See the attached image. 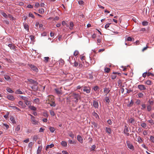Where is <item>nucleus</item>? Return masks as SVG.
Listing matches in <instances>:
<instances>
[{"label": "nucleus", "instance_id": "nucleus-48", "mask_svg": "<svg viewBox=\"0 0 154 154\" xmlns=\"http://www.w3.org/2000/svg\"><path fill=\"white\" fill-rule=\"evenodd\" d=\"M28 81L32 83H34L35 82V81L32 79H28Z\"/></svg>", "mask_w": 154, "mask_h": 154}, {"label": "nucleus", "instance_id": "nucleus-20", "mask_svg": "<svg viewBox=\"0 0 154 154\" xmlns=\"http://www.w3.org/2000/svg\"><path fill=\"white\" fill-rule=\"evenodd\" d=\"M25 103L27 106H30L31 104V101H28V100H27L24 102Z\"/></svg>", "mask_w": 154, "mask_h": 154}, {"label": "nucleus", "instance_id": "nucleus-30", "mask_svg": "<svg viewBox=\"0 0 154 154\" xmlns=\"http://www.w3.org/2000/svg\"><path fill=\"white\" fill-rule=\"evenodd\" d=\"M16 93L17 94H23V92L20 89H18V90H17L16 91Z\"/></svg>", "mask_w": 154, "mask_h": 154}, {"label": "nucleus", "instance_id": "nucleus-23", "mask_svg": "<svg viewBox=\"0 0 154 154\" xmlns=\"http://www.w3.org/2000/svg\"><path fill=\"white\" fill-rule=\"evenodd\" d=\"M49 58L48 57H44V61L45 63H47L48 62Z\"/></svg>", "mask_w": 154, "mask_h": 154}, {"label": "nucleus", "instance_id": "nucleus-47", "mask_svg": "<svg viewBox=\"0 0 154 154\" xmlns=\"http://www.w3.org/2000/svg\"><path fill=\"white\" fill-rule=\"evenodd\" d=\"M105 100L106 102L107 103H109V102H110V100H109V97H106L105 98Z\"/></svg>", "mask_w": 154, "mask_h": 154}, {"label": "nucleus", "instance_id": "nucleus-54", "mask_svg": "<svg viewBox=\"0 0 154 154\" xmlns=\"http://www.w3.org/2000/svg\"><path fill=\"white\" fill-rule=\"evenodd\" d=\"M3 125H4L6 128V129H7L9 128V125L6 124H3Z\"/></svg>", "mask_w": 154, "mask_h": 154}, {"label": "nucleus", "instance_id": "nucleus-55", "mask_svg": "<svg viewBox=\"0 0 154 154\" xmlns=\"http://www.w3.org/2000/svg\"><path fill=\"white\" fill-rule=\"evenodd\" d=\"M110 70V69L108 68H105L104 69V70L105 72H109V71Z\"/></svg>", "mask_w": 154, "mask_h": 154}, {"label": "nucleus", "instance_id": "nucleus-59", "mask_svg": "<svg viewBox=\"0 0 154 154\" xmlns=\"http://www.w3.org/2000/svg\"><path fill=\"white\" fill-rule=\"evenodd\" d=\"M143 134L144 135H146L148 134V132L146 130L144 131L143 132Z\"/></svg>", "mask_w": 154, "mask_h": 154}, {"label": "nucleus", "instance_id": "nucleus-60", "mask_svg": "<svg viewBox=\"0 0 154 154\" xmlns=\"http://www.w3.org/2000/svg\"><path fill=\"white\" fill-rule=\"evenodd\" d=\"M69 136L72 138H74V134H72V133H70L69 134Z\"/></svg>", "mask_w": 154, "mask_h": 154}, {"label": "nucleus", "instance_id": "nucleus-64", "mask_svg": "<svg viewBox=\"0 0 154 154\" xmlns=\"http://www.w3.org/2000/svg\"><path fill=\"white\" fill-rule=\"evenodd\" d=\"M40 6V4L38 3H36L35 5V7L36 8H38Z\"/></svg>", "mask_w": 154, "mask_h": 154}, {"label": "nucleus", "instance_id": "nucleus-7", "mask_svg": "<svg viewBox=\"0 0 154 154\" xmlns=\"http://www.w3.org/2000/svg\"><path fill=\"white\" fill-rule=\"evenodd\" d=\"M138 88L140 90H144L146 89V88L144 85H138Z\"/></svg>", "mask_w": 154, "mask_h": 154}, {"label": "nucleus", "instance_id": "nucleus-41", "mask_svg": "<svg viewBox=\"0 0 154 154\" xmlns=\"http://www.w3.org/2000/svg\"><path fill=\"white\" fill-rule=\"evenodd\" d=\"M73 64H74L73 66L75 67H77L78 65V63L74 61H73Z\"/></svg>", "mask_w": 154, "mask_h": 154}, {"label": "nucleus", "instance_id": "nucleus-15", "mask_svg": "<svg viewBox=\"0 0 154 154\" xmlns=\"http://www.w3.org/2000/svg\"><path fill=\"white\" fill-rule=\"evenodd\" d=\"M8 46L11 49L14 50L15 49V46L13 44H9L8 45Z\"/></svg>", "mask_w": 154, "mask_h": 154}, {"label": "nucleus", "instance_id": "nucleus-14", "mask_svg": "<svg viewBox=\"0 0 154 154\" xmlns=\"http://www.w3.org/2000/svg\"><path fill=\"white\" fill-rule=\"evenodd\" d=\"M106 131L109 134H111L112 133L111 130L110 128H106Z\"/></svg>", "mask_w": 154, "mask_h": 154}, {"label": "nucleus", "instance_id": "nucleus-25", "mask_svg": "<svg viewBox=\"0 0 154 154\" xmlns=\"http://www.w3.org/2000/svg\"><path fill=\"white\" fill-rule=\"evenodd\" d=\"M138 98H142L143 97V94L141 93H139L137 94Z\"/></svg>", "mask_w": 154, "mask_h": 154}, {"label": "nucleus", "instance_id": "nucleus-8", "mask_svg": "<svg viewBox=\"0 0 154 154\" xmlns=\"http://www.w3.org/2000/svg\"><path fill=\"white\" fill-rule=\"evenodd\" d=\"M77 140L81 143H82L83 142L82 137L80 135H78L77 137Z\"/></svg>", "mask_w": 154, "mask_h": 154}, {"label": "nucleus", "instance_id": "nucleus-33", "mask_svg": "<svg viewBox=\"0 0 154 154\" xmlns=\"http://www.w3.org/2000/svg\"><path fill=\"white\" fill-rule=\"evenodd\" d=\"M62 145L63 146H67V143L64 141H62L61 142Z\"/></svg>", "mask_w": 154, "mask_h": 154}, {"label": "nucleus", "instance_id": "nucleus-49", "mask_svg": "<svg viewBox=\"0 0 154 154\" xmlns=\"http://www.w3.org/2000/svg\"><path fill=\"white\" fill-rule=\"evenodd\" d=\"M4 78H5V79L7 80H8L10 78V77L7 75H5Z\"/></svg>", "mask_w": 154, "mask_h": 154}, {"label": "nucleus", "instance_id": "nucleus-44", "mask_svg": "<svg viewBox=\"0 0 154 154\" xmlns=\"http://www.w3.org/2000/svg\"><path fill=\"white\" fill-rule=\"evenodd\" d=\"M147 109L148 111H150L151 109V106L149 105L147 106Z\"/></svg>", "mask_w": 154, "mask_h": 154}, {"label": "nucleus", "instance_id": "nucleus-58", "mask_svg": "<svg viewBox=\"0 0 154 154\" xmlns=\"http://www.w3.org/2000/svg\"><path fill=\"white\" fill-rule=\"evenodd\" d=\"M116 77V75L115 74H113L112 75V79H115Z\"/></svg>", "mask_w": 154, "mask_h": 154}, {"label": "nucleus", "instance_id": "nucleus-17", "mask_svg": "<svg viewBox=\"0 0 154 154\" xmlns=\"http://www.w3.org/2000/svg\"><path fill=\"white\" fill-rule=\"evenodd\" d=\"M19 97H20L21 98L22 100H23L24 101H26L27 100H28L29 99L27 97H24L20 95L19 96Z\"/></svg>", "mask_w": 154, "mask_h": 154}, {"label": "nucleus", "instance_id": "nucleus-56", "mask_svg": "<svg viewBox=\"0 0 154 154\" xmlns=\"http://www.w3.org/2000/svg\"><path fill=\"white\" fill-rule=\"evenodd\" d=\"M110 24H111V23H108L106 24L105 26V28L106 29H107L109 27V25Z\"/></svg>", "mask_w": 154, "mask_h": 154}, {"label": "nucleus", "instance_id": "nucleus-9", "mask_svg": "<svg viewBox=\"0 0 154 154\" xmlns=\"http://www.w3.org/2000/svg\"><path fill=\"white\" fill-rule=\"evenodd\" d=\"M30 68L32 70L35 71L36 72H38V69L37 68L36 66L33 65H31L30 66Z\"/></svg>", "mask_w": 154, "mask_h": 154}, {"label": "nucleus", "instance_id": "nucleus-46", "mask_svg": "<svg viewBox=\"0 0 154 154\" xmlns=\"http://www.w3.org/2000/svg\"><path fill=\"white\" fill-rule=\"evenodd\" d=\"M91 63L93 64H94L95 63V60L94 58H92L91 59Z\"/></svg>", "mask_w": 154, "mask_h": 154}, {"label": "nucleus", "instance_id": "nucleus-29", "mask_svg": "<svg viewBox=\"0 0 154 154\" xmlns=\"http://www.w3.org/2000/svg\"><path fill=\"white\" fill-rule=\"evenodd\" d=\"M18 104L19 105H20L22 107L24 108L25 107L23 102L22 101H20L18 102Z\"/></svg>", "mask_w": 154, "mask_h": 154}, {"label": "nucleus", "instance_id": "nucleus-34", "mask_svg": "<svg viewBox=\"0 0 154 154\" xmlns=\"http://www.w3.org/2000/svg\"><path fill=\"white\" fill-rule=\"evenodd\" d=\"M145 83L148 85H150L151 84V82L149 80H148L146 81Z\"/></svg>", "mask_w": 154, "mask_h": 154}, {"label": "nucleus", "instance_id": "nucleus-4", "mask_svg": "<svg viewBox=\"0 0 154 154\" xmlns=\"http://www.w3.org/2000/svg\"><path fill=\"white\" fill-rule=\"evenodd\" d=\"M126 143L128 148L132 150H134V147L130 141H127Z\"/></svg>", "mask_w": 154, "mask_h": 154}, {"label": "nucleus", "instance_id": "nucleus-26", "mask_svg": "<svg viewBox=\"0 0 154 154\" xmlns=\"http://www.w3.org/2000/svg\"><path fill=\"white\" fill-rule=\"evenodd\" d=\"M54 146V145L53 144H51L50 145H48L46 147V149H47L52 148Z\"/></svg>", "mask_w": 154, "mask_h": 154}, {"label": "nucleus", "instance_id": "nucleus-51", "mask_svg": "<svg viewBox=\"0 0 154 154\" xmlns=\"http://www.w3.org/2000/svg\"><path fill=\"white\" fill-rule=\"evenodd\" d=\"M79 52L78 51L76 50L75 51L74 53V55L75 56H77L79 54Z\"/></svg>", "mask_w": 154, "mask_h": 154}, {"label": "nucleus", "instance_id": "nucleus-5", "mask_svg": "<svg viewBox=\"0 0 154 154\" xmlns=\"http://www.w3.org/2000/svg\"><path fill=\"white\" fill-rule=\"evenodd\" d=\"M83 90L87 94L89 93L91 91V88L89 87H84L83 88Z\"/></svg>", "mask_w": 154, "mask_h": 154}, {"label": "nucleus", "instance_id": "nucleus-28", "mask_svg": "<svg viewBox=\"0 0 154 154\" xmlns=\"http://www.w3.org/2000/svg\"><path fill=\"white\" fill-rule=\"evenodd\" d=\"M141 126L143 128H145L147 126V125L146 123L143 122L141 124Z\"/></svg>", "mask_w": 154, "mask_h": 154}, {"label": "nucleus", "instance_id": "nucleus-18", "mask_svg": "<svg viewBox=\"0 0 154 154\" xmlns=\"http://www.w3.org/2000/svg\"><path fill=\"white\" fill-rule=\"evenodd\" d=\"M128 122L134 124V120L133 118H131L129 119Z\"/></svg>", "mask_w": 154, "mask_h": 154}, {"label": "nucleus", "instance_id": "nucleus-27", "mask_svg": "<svg viewBox=\"0 0 154 154\" xmlns=\"http://www.w3.org/2000/svg\"><path fill=\"white\" fill-rule=\"evenodd\" d=\"M141 106H142V107L141 108V109L142 110H144L146 108V104L144 103H142Z\"/></svg>", "mask_w": 154, "mask_h": 154}, {"label": "nucleus", "instance_id": "nucleus-40", "mask_svg": "<svg viewBox=\"0 0 154 154\" xmlns=\"http://www.w3.org/2000/svg\"><path fill=\"white\" fill-rule=\"evenodd\" d=\"M49 129L50 131L52 133L55 130V129L54 128L52 127H50L49 128Z\"/></svg>", "mask_w": 154, "mask_h": 154}, {"label": "nucleus", "instance_id": "nucleus-37", "mask_svg": "<svg viewBox=\"0 0 154 154\" xmlns=\"http://www.w3.org/2000/svg\"><path fill=\"white\" fill-rule=\"evenodd\" d=\"M55 90L56 92L58 94H61V92L60 90L58 89H55Z\"/></svg>", "mask_w": 154, "mask_h": 154}, {"label": "nucleus", "instance_id": "nucleus-38", "mask_svg": "<svg viewBox=\"0 0 154 154\" xmlns=\"http://www.w3.org/2000/svg\"><path fill=\"white\" fill-rule=\"evenodd\" d=\"M50 105L51 106L54 107L56 106V104L53 101H51V103H50Z\"/></svg>", "mask_w": 154, "mask_h": 154}, {"label": "nucleus", "instance_id": "nucleus-3", "mask_svg": "<svg viewBox=\"0 0 154 154\" xmlns=\"http://www.w3.org/2000/svg\"><path fill=\"white\" fill-rule=\"evenodd\" d=\"M29 115L31 116V122L34 125L37 124L38 123V122L36 119L35 117L31 114H29Z\"/></svg>", "mask_w": 154, "mask_h": 154}, {"label": "nucleus", "instance_id": "nucleus-43", "mask_svg": "<svg viewBox=\"0 0 154 154\" xmlns=\"http://www.w3.org/2000/svg\"><path fill=\"white\" fill-rule=\"evenodd\" d=\"M37 139V136L34 135L32 137V140L33 141H36Z\"/></svg>", "mask_w": 154, "mask_h": 154}, {"label": "nucleus", "instance_id": "nucleus-63", "mask_svg": "<svg viewBox=\"0 0 154 154\" xmlns=\"http://www.w3.org/2000/svg\"><path fill=\"white\" fill-rule=\"evenodd\" d=\"M107 122L108 124L109 125H111L112 123V122L110 119H109L108 120Z\"/></svg>", "mask_w": 154, "mask_h": 154}, {"label": "nucleus", "instance_id": "nucleus-10", "mask_svg": "<svg viewBox=\"0 0 154 154\" xmlns=\"http://www.w3.org/2000/svg\"><path fill=\"white\" fill-rule=\"evenodd\" d=\"M7 98L9 100L13 101L15 98L14 96L11 95H8L7 96Z\"/></svg>", "mask_w": 154, "mask_h": 154}, {"label": "nucleus", "instance_id": "nucleus-45", "mask_svg": "<svg viewBox=\"0 0 154 154\" xmlns=\"http://www.w3.org/2000/svg\"><path fill=\"white\" fill-rule=\"evenodd\" d=\"M39 13L40 14H42L44 13V10L43 8H41L39 10Z\"/></svg>", "mask_w": 154, "mask_h": 154}, {"label": "nucleus", "instance_id": "nucleus-39", "mask_svg": "<svg viewBox=\"0 0 154 154\" xmlns=\"http://www.w3.org/2000/svg\"><path fill=\"white\" fill-rule=\"evenodd\" d=\"M150 140L153 143H154V137L153 136H151L150 137Z\"/></svg>", "mask_w": 154, "mask_h": 154}, {"label": "nucleus", "instance_id": "nucleus-12", "mask_svg": "<svg viewBox=\"0 0 154 154\" xmlns=\"http://www.w3.org/2000/svg\"><path fill=\"white\" fill-rule=\"evenodd\" d=\"M69 61L70 64H72L73 61H74V59L73 57H69Z\"/></svg>", "mask_w": 154, "mask_h": 154}, {"label": "nucleus", "instance_id": "nucleus-42", "mask_svg": "<svg viewBox=\"0 0 154 154\" xmlns=\"http://www.w3.org/2000/svg\"><path fill=\"white\" fill-rule=\"evenodd\" d=\"M34 101L35 103L38 104L39 103L40 101L38 98H37L34 99Z\"/></svg>", "mask_w": 154, "mask_h": 154}, {"label": "nucleus", "instance_id": "nucleus-53", "mask_svg": "<svg viewBox=\"0 0 154 154\" xmlns=\"http://www.w3.org/2000/svg\"><path fill=\"white\" fill-rule=\"evenodd\" d=\"M8 17L10 18V20H14V18L11 15L9 14Z\"/></svg>", "mask_w": 154, "mask_h": 154}, {"label": "nucleus", "instance_id": "nucleus-13", "mask_svg": "<svg viewBox=\"0 0 154 154\" xmlns=\"http://www.w3.org/2000/svg\"><path fill=\"white\" fill-rule=\"evenodd\" d=\"M9 107H10L12 109H13L14 110H15V109H16L18 111H20V109L18 108V107H17L16 106H9Z\"/></svg>", "mask_w": 154, "mask_h": 154}, {"label": "nucleus", "instance_id": "nucleus-32", "mask_svg": "<svg viewBox=\"0 0 154 154\" xmlns=\"http://www.w3.org/2000/svg\"><path fill=\"white\" fill-rule=\"evenodd\" d=\"M74 26V24L72 22H70V26L69 28L70 29H72L73 28V27Z\"/></svg>", "mask_w": 154, "mask_h": 154}, {"label": "nucleus", "instance_id": "nucleus-36", "mask_svg": "<svg viewBox=\"0 0 154 154\" xmlns=\"http://www.w3.org/2000/svg\"><path fill=\"white\" fill-rule=\"evenodd\" d=\"M92 115L93 116H94L97 118H99V116L98 115V114L94 112L92 113Z\"/></svg>", "mask_w": 154, "mask_h": 154}, {"label": "nucleus", "instance_id": "nucleus-52", "mask_svg": "<svg viewBox=\"0 0 154 154\" xmlns=\"http://www.w3.org/2000/svg\"><path fill=\"white\" fill-rule=\"evenodd\" d=\"M148 23L147 21H143L142 23V25L143 26H146L148 24Z\"/></svg>", "mask_w": 154, "mask_h": 154}, {"label": "nucleus", "instance_id": "nucleus-21", "mask_svg": "<svg viewBox=\"0 0 154 154\" xmlns=\"http://www.w3.org/2000/svg\"><path fill=\"white\" fill-rule=\"evenodd\" d=\"M29 108L32 110L36 111L37 110V108L33 106H30Z\"/></svg>", "mask_w": 154, "mask_h": 154}, {"label": "nucleus", "instance_id": "nucleus-35", "mask_svg": "<svg viewBox=\"0 0 154 154\" xmlns=\"http://www.w3.org/2000/svg\"><path fill=\"white\" fill-rule=\"evenodd\" d=\"M2 15L5 17V18H8V15H7L6 13L4 12H2Z\"/></svg>", "mask_w": 154, "mask_h": 154}, {"label": "nucleus", "instance_id": "nucleus-24", "mask_svg": "<svg viewBox=\"0 0 154 154\" xmlns=\"http://www.w3.org/2000/svg\"><path fill=\"white\" fill-rule=\"evenodd\" d=\"M33 144V143L32 142H29L28 144V147L29 148L31 149L32 148V146Z\"/></svg>", "mask_w": 154, "mask_h": 154}, {"label": "nucleus", "instance_id": "nucleus-1", "mask_svg": "<svg viewBox=\"0 0 154 154\" xmlns=\"http://www.w3.org/2000/svg\"><path fill=\"white\" fill-rule=\"evenodd\" d=\"M69 97L70 101H73L76 103L78 102L79 99L80 98V96L79 94L75 93L72 94Z\"/></svg>", "mask_w": 154, "mask_h": 154}, {"label": "nucleus", "instance_id": "nucleus-6", "mask_svg": "<svg viewBox=\"0 0 154 154\" xmlns=\"http://www.w3.org/2000/svg\"><path fill=\"white\" fill-rule=\"evenodd\" d=\"M128 132V128L127 126H125L124 130V133L126 134L127 136H128L129 135V133Z\"/></svg>", "mask_w": 154, "mask_h": 154}, {"label": "nucleus", "instance_id": "nucleus-50", "mask_svg": "<svg viewBox=\"0 0 154 154\" xmlns=\"http://www.w3.org/2000/svg\"><path fill=\"white\" fill-rule=\"evenodd\" d=\"M50 114L51 116H54L55 113L54 111H52V110H50Z\"/></svg>", "mask_w": 154, "mask_h": 154}, {"label": "nucleus", "instance_id": "nucleus-57", "mask_svg": "<svg viewBox=\"0 0 154 154\" xmlns=\"http://www.w3.org/2000/svg\"><path fill=\"white\" fill-rule=\"evenodd\" d=\"M80 58L81 60L84 62V61L85 60V57L84 56H82L80 57Z\"/></svg>", "mask_w": 154, "mask_h": 154}, {"label": "nucleus", "instance_id": "nucleus-22", "mask_svg": "<svg viewBox=\"0 0 154 154\" xmlns=\"http://www.w3.org/2000/svg\"><path fill=\"white\" fill-rule=\"evenodd\" d=\"M134 103V102L132 100H131L129 103L127 104V106L128 107L131 106Z\"/></svg>", "mask_w": 154, "mask_h": 154}, {"label": "nucleus", "instance_id": "nucleus-2", "mask_svg": "<svg viewBox=\"0 0 154 154\" xmlns=\"http://www.w3.org/2000/svg\"><path fill=\"white\" fill-rule=\"evenodd\" d=\"M20 125H18L15 128L14 131V135H17L20 133Z\"/></svg>", "mask_w": 154, "mask_h": 154}, {"label": "nucleus", "instance_id": "nucleus-16", "mask_svg": "<svg viewBox=\"0 0 154 154\" xmlns=\"http://www.w3.org/2000/svg\"><path fill=\"white\" fill-rule=\"evenodd\" d=\"M10 120L11 121L12 123L13 124H16V121H15V119H14L13 117L11 116L10 118Z\"/></svg>", "mask_w": 154, "mask_h": 154}, {"label": "nucleus", "instance_id": "nucleus-11", "mask_svg": "<svg viewBox=\"0 0 154 154\" xmlns=\"http://www.w3.org/2000/svg\"><path fill=\"white\" fill-rule=\"evenodd\" d=\"M93 106L95 108H97L98 107V102L96 101H94L93 103Z\"/></svg>", "mask_w": 154, "mask_h": 154}, {"label": "nucleus", "instance_id": "nucleus-31", "mask_svg": "<svg viewBox=\"0 0 154 154\" xmlns=\"http://www.w3.org/2000/svg\"><path fill=\"white\" fill-rule=\"evenodd\" d=\"M6 90L7 91L9 92V93H13L14 92V91H12L11 88H7V89H6Z\"/></svg>", "mask_w": 154, "mask_h": 154}, {"label": "nucleus", "instance_id": "nucleus-19", "mask_svg": "<svg viewBox=\"0 0 154 154\" xmlns=\"http://www.w3.org/2000/svg\"><path fill=\"white\" fill-rule=\"evenodd\" d=\"M137 141H138L139 143H141L143 140L140 136H138L137 137Z\"/></svg>", "mask_w": 154, "mask_h": 154}, {"label": "nucleus", "instance_id": "nucleus-61", "mask_svg": "<svg viewBox=\"0 0 154 154\" xmlns=\"http://www.w3.org/2000/svg\"><path fill=\"white\" fill-rule=\"evenodd\" d=\"M53 98V96H49L48 98V100H49L50 102V100Z\"/></svg>", "mask_w": 154, "mask_h": 154}, {"label": "nucleus", "instance_id": "nucleus-62", "mask_svg": "<svg viewBox=\"0 0 154 154\" xmlns=\"http://www.w3.org/2000/svg\"><path fill=\"white\" fill-rule=\"evenodd\" d=\"M29 17H31L32 18H34V17L33 15L31 13H29Z\"/></svg>", "mask_w": 154, "mask_h": 154}]
</instances>
